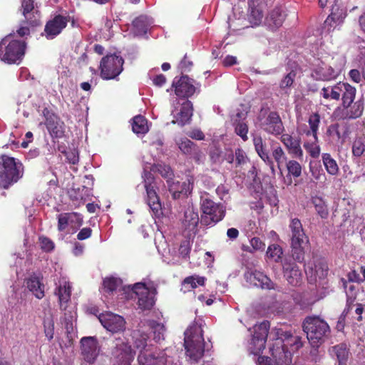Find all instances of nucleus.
<instances>
[{
    "instance_id": "27",
    "label": "nucleus",
    "mask_w": 365,
    "mask_h": 365,
    "mask_svg": "<svg viewBox=\"0 0 365 365\" xmlns=\"http://www.w3.org/2000/svg\"><path fill=\"white\" fill-rule=\"evenodd\" d=\"M269 327V322L266 320L254 327L252 341L256 346H257L259 351L265 348V343L268 336Z\"/></svg>"
},
{
    "instance_id": "50",
    "label": "nucleus",
    "mask_w": 365,
    "mask_h": 365,
    "mask_svg": "<svg viewBox=\"0 0 365 365\" xmlns=\"http://www.w3.org/2000/svg\"><path fill=\"white\" fill-rule=\"evenodd\" d=\"M352 155L354 157H361L365 152V136H361L356 138L352 144Z\"/></svg>"
},
{
    "instance_id": "36",
    "label": "nucleus",
    "mask_w": 365,
    "mask_h": 365,
    "mask_svg": "<svg viewBox=\"0 0 365 365\" xmlns=\"http://www.w3.org/2000/svg\"><path fill=\"white\" fill-rule=\"evenodd\" d=\"M206 281L207 278L205 277L197 274L188 276L182 280L181 289H183L184 292H190L196 289L197 286H204Z\"/></svg>"
},
{
    "instance_id": "20",
    "label": "nucleus",
    "mask_w": 365,
    "mask_h": 365,
    "mask_svg": "<svg viewBox=\"0 0 365 365\" xmlns=\"http://www.w3.org/2000/svg\"><path fill=\"white\" fill-rule=\"evenodd\" d=\"M173 86L175 87V93L179 99H187L195 92L194 80L187 76H182L178 81H174Z\"/></svg>"
},
{
    "instance_id": "37",
    "label": "nucleus",
    "mask_w": 365,
    "mask_h": 365,
    "mask_svg": "<svg viewBox=\"0 0 365 365\" xmlns=\"http://www.w3.org/2000/svg\"><path fill=\"white\" fill-rule=\"evenodd\" d=\"M321 123V116L318 112L312 113L308 118L309 129L304 131V134L307 137H314L317 138L318 130Z\"/></svg>"
},
{
    "instance_id": "59",
    "label": "nucleus",
    "mask_w": 365,
    "mask_h": 365,
    "mask_svg": "<svg viewBox=\"0 0 365 365\" xmlns=\"http://www.w3.org/2000/svg\"><path fill=\"white\" fill-rule=\"evenodd\" d=\"M191 251V243L189 240H185L181 242L179 247V253L180 256L184 259L190 257V253Z\"/></svg>"
},
{
    "instance_id": "34",
    "label": "nucleus",
    "mask_w": 365,
    "mask_h": 365,
    "mask_svg": "<svg viewBox=\"0 0 365 365\" xmlns=\"http://www.w3.org/2000/svg\"><path fill=\"white\" fill-rule=\"evenodd\" d=\"M92 189L86 185H82L77 188H73L69 192V196L73 202L79 204H84L92 195Z\"/></svg>"
},
{
    "instance_id": "61",
    "label": "nucleus",
    "mask_w": 365,
    "mask_h": 365,
    "mask_svg": "<svg viewBox=\"0 0 365 365\" xmlns=\"http://www.w3.org/2000/svg\"><path fill=\"white\" fill-rule=\"evenodd\" d=\"M39 242L42 250L46 252H51L54 249L53 242L47 237H40Z\"/></svg>"
},
{
    "instance_id": "22",
    "label": "nucleus",
    "mask_w": 365,
    "mask_h": 365,
    "mask_svg": "<svg viewBox=\"0 0 365 365\" xmlns=\"http://www.w3.org/2000/svg\"><path fill=\"white\" fill-rule=\"evenodd\" d=\"M178 145L181 152L183 154L190 156V158L196 163L200 164L202 162L205 155L196 143L186 138H184L179 140Z\"/></svg>"
},
{
    "instance_id": "55",
    "label": "nucleus",
    "mask_w": 365,
    "mask_h": 365,
    "mask_svg": "<svg viewBox=\"0 0 365 365\" xmlns=\"http://www.w3.org/2000/svg\"><path fill=\"white\" fill-rule=\"evenodd\" d=\"M248 162V157L246 155L245 150L240 148H238L235 151V167L236 168H242L243 165L247 164Z\"/></svg>"
},
{
    "instance_id": "13",
    "label": "nucleus",
    "mask_w": 365,
    "mask_h": 365,
    "mask_svg": "<svg viewBox=\"0 0 365 365\" xmlns=\"http://www.w3.org/2000/svg\"><path fill=\"white\" fill-rule=\"evenodd\" d=\"M139 365H165L167 354L163 350L153 346L151 349L140 350L138 356Z\"/></svg>"
},
{
    "instance_id": "35",
    "label": "nucleus",
    "mask_w": 365,
    "mask_h": 365,
    "mask_svg": "<svg viewBox=\"0 0 365 365\" xmlns=\"http://www.w3.org/2000/svg\"><path fill=\"white\" fill-rule=\"evenodd\" d=\"M22 14L24 16L28 25L31 26H37L40 24L38 19L34 17L31 19V16L34 10V0H22L21 2Z\"/></svg>"
},
{
    "instance_id": "23",
    "label": "nucleus",
    "mask_w": 365,
    "mask_h": 365,
    "mask_svg": "<svg viewBox=\"0 0 365 365\" xmlns=\"http://www.w3.org/2000/svg\"><path fill=\"white\" fill-rule=\"evenodd\" d=\"M339 71L324 61L319 62L312 69L311 76L316 81H329L336 78Z\"/></svg>"
},
{
    "instance_id": "9",
    "label": "nucleus",
    "mask_w": 365,
    "mask_h": 365,
    "mask_svg": "<svg viewBox=\"0 0 365 365\" xmlns=\"http://www.w3.org/2000/svg\"><path fill=\"white\" fill-rule=\"evenodd\" d=\"M144 187L147 193V202L155 216L161 213V203L156 192L155 179L153 173L144 170L142 175Z\"/></svg>"
},
{
    "instance_id": "44",
    "label": "nucleus",
    "mask_w": 365,
    "mask_h": 365,
    "mask_svg": "<svg viewBox=\"0 0 365 365\" xmlns=\"http://www.w3.org/2000/svg\"><path fill=\"white\" fill-rule=\"evenodd\" d=\"M312 203L314 205L317 214L322 219L327 218L329 215V210L324 200L322 197H313L312 198Z\"/></svg>"
},
{
    "instance_id": "5",
    "label": "nucleus",
    "mask_w": 365,
    "mask_h": 365,
    "mask_svg": "<svg viewBox=\"0 0 365 365\" xmlns=\"http://www.w3.org/2000/svg\"><path fill=\"white\" fill-rule=\"evenodd\" d=\"M289 229L292 255L297 262L302 263L304 259V247L309 243V237L298 218L291 219Z\"/></svg>"
},
{
    "instance_id": "29",
    "label": "nucleus",
    "mask_w": 365,
    "mask_h": 365,
    "mask_svg": "<svg viewBox=\"0 0 365 365\" xmlns=\"http://www.w3.org/2000/svg\"><path fill=\"white\" fill-rule=\"evenodd\" d=\"M337 91L339 93V100H341V106H349L355 99L356 88L348 83L344 81L338 82Z\"/></svg>"
},
{
    "instance_id": "45",
    "label": "nucleus",
    "mask_w": 365,
    "mask_h": 365,
    "mask_svg": "<svg viewBox=\"0 0 365 365\" xmlns=\"http://www.w3.org/2000/svg\"><path fill=\"white\" fill-rule=\"evenodd\" d=\"M320 96L326 101H339V93L337 91V83L321 89Z\"/></svg>"
},
{
    "instance_id": "30",
    "label": "nucleus",
    "mask_w": 365,
    "mask_h": 365,
    "mask_svg": "<svg viewBox=\"0 0 365 365\" xmlns=\"http://www.w3.org/2000/svg\"><path fill=\"white\" fill-rule=\"evenodd\" d=\"M253 144L258 155L267 165L270 167L271 170L274 173V161L269 154V150L267 149L266 144L264 142L262 138L259 135L255 136L253 138Z\"/></svg>"
},
{
    "instance_id": "10",
    "label": "nucleus",
    "mask_w": 365,
    "mask_h": 365,
    "mask_svg": "<svg viewBox=\"0 0 365 365\" xmlns=\"http://www.w3.org/2000/svg\"><path fill=\"white\" fill-rule=\"evenodd\" d=\"M174 110H172L173 120L172 123L182 127L190 124L193 115L192 103L187 99H175L173 103Z\"/></svg>"
},
{
    "instance_id": "60",
    "label": "nucleus",
    "mask_w": 365,
    "mask_h": 365,
    "mask_svg": "<svg viewBox=\"0 0 365 365\" xmlns=\"http://www.w3.org/2000/svg\"><path fill=\"white\" fill-rule=\"evenodd\" d=\"M67 162L70 164L76 165L79 161L78 152L76 149L69 148L68 150L64 152Z\"/></svg>"
},
{
    "instance_id": "28",
    "label": "nucleus",
    "mask_w": 365,
    "mask_h": 365,
    "mask_svg": "<svg viewBox=\"0 0 365 365\" xmlns=\"http://www.w3.org/2000/svg\"><path fill=\"white\" fill-rule=\"evenodd\" d=\"M25 282L29 290L31 292L37 299H41L44 297L45 285L43 283V277L41 274H36L34 273L31 274Z\"/></svg>"
},
{
    "instance_id": "51",
    "label": "nucleus",
    "mask_w": 365,
    "mask_h": 365,
    "mask_svg": "<svg viewBox=\"0 0 365 365\" xmlns=\"http://www.w3.org/2000/svg\"><path fill=\"white\" fill-rule=\"evenodd\" d=\"M331 351L338 361H348L349 349L345 344H339L331 347Z\"/></svg>"
},
{
    "instance_id": "47",
    "label": "nucleus",
    "mask_w": 365,
    "mask_h": 365,
    "mask_svg": "<svg viewBox=\"0 0 365 365\" xmlns=\"http://www.w3.org/2000/svg\"><path fill=\"white\" fill-rule=\"evenodd\" d=\"M304 148L311 157L314 158H318L320 155L321 150L320 147L318 145V135H317V138L312 137V139L309 141L304 142Z\"/></svg>"
},
{
    "instance_id": "56",
    "label": "nucleus",
    "mask_w": 365,
    "mask_h": 365,
    "mask_svg": "<svg viewBox=\"0 0 365 365\" xmlns=\"http://www.w3.org/2000/svg\"><path fill=\"white\" fill-rule=\"evenodd\" d=\"M120 284V281L115 277H108L103 280V286L106 292L113 293L117 289Z\"/></svg>"
},
{
    "instance_id": "19",
    "label": "nucleus",
    "mask_w": 365,
    "mask_h": 365,
    "mask_svg": "<svg viewBox=\"0 0 365 365\" xmlns=\"http://www.w3.org/2000/svg\"><path fill=\"white\" fill-rule=\"evenodd\" d=\"M81 344L83 359L89 364H93L100 350L97 339L93 336L83 337L81 340Z\"/></svg>"
},
{
    "instance_id": "26",
    "label": "nucleus",
    "mask_w": 365,
    "mask_h": 365,
    "mask_svg": "<svg viewBox=\"0 0 365 365\" xmlns=\"http://www.w3.org/2000/svg\"><path fill=\"white\" fill-rule=\"evenodd\" d=\"M286 16L285 7L282 5H277L265 18V23L271 29H277L282 26Z\"/></svg>"
},
{
    "instance_id": "63",
    "label": "nucleus",
    "mask_w": 365,
    "mask_h": 365,
    "mask_svg": "<svg viewBox=\"0 0 365 365\" xmlns=\"http://www.w3.org/2000/svg\"><path fill=\"white\" fill-rule=\"evenodd\" d=\"M250 245L254 251H264L265 243L258 237H254L250 240Z\"/></svg>"
},
{
    "instance_id": "16",
    "label": "nucleus",
    "mask_w": 365,
    "mask_h": 365,
    "mask_svg": "<svg viewBox=\"0 0 365 365\" xmlns=\"http://www.w3.org/2000/svg\"><path fill=\"white\" fill-rule=\"evenodd\" d=\"M98 319L102 326L112 333L123 332L125 329V321L124 318L112 312L102 313Z\"/></svg>"
},
{
    "instance_id": "11",
    "label": "nucleus",
    "mask_w": 365,
    "mask_h": 365,
    "mask_svg": "<svg viewBox=\"0 0 365 365\" xmlns=\"http://www.w3.org/2000/svg\"><path fill=\"white\" fill-rule=\"evenodd\" d=\"M45 118L44 124L52 138H62L66 132L64 122L51 110L44 108L42 111Z\"/></svg>"
},
{
    "instance_id": "57",
    "label": "nucleus",
    "mask_w": 365,
    "mask_h": 365,
    "mask_svg": "<svg viewBox=\"0 0 365 365\" xmlns=\"http://www.w3.org/2000/svg\"><path fill=\"white\" fill-rule=\"evenodd\" d=\"M288 173L294 178H299L302 175V165L294 160H289L287 164Z\"/></svg>"
},
{
    "instance_id": "12",
    "label": "nucleus",
    "mask_w": 365,
    "mask_h": 365,
    "mask_svg": "<svg viewBox=\"0 0 365 365\" xmlns=\"http://www.w3.org/2000/svg\"><path fill=\"white\" fill-rule=\"evenodd\" d=\"M133 293L138 297V305L142 310H150L155 303V289L150 290L144 283H135L132 288Z\"/></svg>"
},
{
    "instance_id": "46",
    "label": "nucleus",
    "mask_w": 365,
    "mask_h": 365,
    "mask_svg": "<svg viewBox=\"0 0 365 365\" xmlns=\"http://www.w3.org/2000/svg\"><path fill=\"white\" fill-rule=\"evenodd\" d=\"M340 125L338 123H332L328 126L326 134L331 143L336 144L339 143L341 135L340 132Z\"/></svg>"
},
{
    "instance_id": "48",
    "label": "nucleus",
    "mask_w": 365,
    "mask_h": 365,
    "mask_svg": "<svg viewBox=\"0 0 365 365\" xmlns=\"http://www.w3.org/2000/svg\"><path fill=\"white\" fill-rule=\"evenodd\" d=\"M346 107V106H343ZM349 116L351 119H356L360 117L364 110V103L361 101H357L356 102L351 103L349 106H346Z\"/></svg>"
},
{
    "instance_id": "25",
    "label": "nucleus",
    "mask_w": 365,
    "mask_h": 365,
    "mask_svg": "<svg viewBox=\"0 0 365 365\" xmlns=\"http://www.w3.org/2000/svg\"><path fill=\"white\" fill-rule=\"evenodd\" d=\"M280 140L285 146L288 153L292 158L299 159L303 158V150L301 148V140L299 138L292 136L288 133H282Z\"/></svg>"
},
{
    "instance_id": "14",
    "label": "nucleus",
    "mask_w": 365,
    "mask_h": 365,
    "mask_svg": "<svg viewBox=\"0 0 365 365\" xmlns=\"http://www.w3.org/2000/svg\"><path fill=\"white\" fill-rule=\"evenodd\" d=\"M70 17L61 14L55 15L49 19L45 25L42 36L48 40H52L58 36L63 30L67 26Z\"/></svg>"
},
{
    "instance_id": "8",
    "label": "nucleus",
    "mask_w": 365,
    "mask_h": 365,
    "mask_svg": "<svg viewBox=\"0 0 365 365\" xmlns=\"http://www.w3.org/2000/svg\"><path fill=\"white\" fill-rule=\"evenodd\" d=\"M124 60L115 54L106 55L100 63V76L104 80L115 79L123 69Z\"/></svg>"
},
{
    "instance_id": "3",
    "label": "nucleus",
    "mask_w": 365,
    "mask_h": 365,
    "mask_svg": "<svg viewBox=\"0 0 365 365\" xmlns=\"http://www.w3.org/2000/svg\"><path fill=\"white\" fill-rule=\"evenodd\" d=\"M303 331L311 346H320L330 334L327 322L318 316H308L302 322Z\"/></svg>"
},
{
    "instance_id": "1",
    "label": "nucleus",
    "mask_w": 365,
    "mask_h": 365,
    "mask_svg": "<svg viewBox=\"0 0 365 365\" xmlns=\"http://www.w3.org/2000/svg\"><path fill=\"white\" fill-rule=\"evenodd\" d=\"M276 336L275 344L270 348V352L277 364L283 362V358L290 353L289 347L292 351H297L303 346L302 337L293 335L290 331L277 329Z\"/></svg>"
},
{
    "instance_id": "52",
    "label": "nucleus",
    "mask_w": 365,
    "mask_h": 365,
    "mask_svg": "<svg viewBox=\"0 0 365 365\" xmlns=\"http://www.w3.org/2000/svg\"><path fill=\"white\" fill-rule=\"evenodd\" d=\"M282 254H283V251H282V247L279 245H277V244L270 245L268 247L267 253H266L267 257H269L270 259H273L274 260V262H279V260H281V261L282 260Z\"/></svg>"
},
{
    "instance_id": "32",
    "label": "nucleus",
    "mask_w": 365,
    "mask_h": 365,
    "mask_svg": "<svg viewBox=\"0 0 365 365\" xmlns=\"http://www.w3.org/2000/svg\"><path fill=\"white\" fill-rule=\"evenodd\" d=\"M246 117L242 113L238 112L232 120V125L235 128V133L239 135L243 141L248 140V125L245 121Z\"/></svg>"
},
{
    "instance_id": "24",
    "label": "nucleus",
    "mask_w": 365,
    "mask_h": 365,
    "mask_svg": "<svg viewBox=\"0 0 365 365\" xmlns=\"http://www.w3.org/2000/svg\"><path fill=\"white\" fill-rule=\"evenodd\" d=\"M113 354L119 365H130L134 360L135 352L130 345L122 342L116 344Z\"/></svg>"
},
{
    "instance_id": "62",
    "label": "nucleus",
    "mask_w": 365,
    "mask_h": 365,
    "mask_svg": "<svg viewBox=\"0 0 365 365\" xmlns=\"http://www.w3.org/2000/svg\"><path fill=\"white\" fill-rule=\"evenodd\" d=\"M334 116L338 120H348L351 119L346 107H338L334 111Z\"/></svg>"
},
{
    "instance_id": "40",
    "label": "nucleus",
    "mask_w": 365,
    "mask_h": 365,
    "mask_svg": "<svg viewBox=\"0 0 365 365\" xmlns=\"http://www.w3.org/2000/svg\"><path fill=\"white\" fill-rule=\"evenodd\" d=\"M133 26L138 35L145 34L150 26L149 19L145 15H140L133 21Z\"/></svg>"
},
{
    "instance_id": "2",
    "label": "nucleus",
    "mask_w": 365,
    "mask_h": 365,
    "mask_svg": "<svg viewBox=\"0 0 365 365\" xmlns=\"http://www.w3.org/2000/svg\"><path fill=\"white\" fill-rule=\"evenodd\" d=\"M202 322L195 321L185 332L184 345L187 355L197 362L204 354L205 341Z\"/></svg>"
},
{
    "instance_id": "38",
    "label": "nucleus",
    "mask_w": 365,
    "mask_h": 365,
    "mask_svg": "<svg viewBox=\"0 0 365 365\" xmlns=\"http://www.w3.org/2000/svg\"><path fill=\"white\" fill-rule=\"evenodd\" d=\"M148 335L146 333L142 332L140 330H135L133 332V344L140 351L151 349L154 346L153 344H148Z\"/></svg>"
},
{
    "instance_id": "31",
    "label": "nucleus",
    "mask_w": 365,
    "mask_h": 365,
    "mask_svg": "<svg viewBox=\"0 0 365 365\" xmlns=\"http://www.w3.org/2000/svg\"><path fill=\"white\" fill-rule=\"evenodd\" d=\"M247 19L252 27L259 26L264 19L263 6L255 1H249Z\"/></svg>"
},
{
    "instance_id": "6",
    "label": "nucleus",
    "mask_w": 365,
    "mask_h": 365,
    "mask_svg": "<svg viewBox=\"0 0 365 365\" xmlns=\"http://www.w3.org/2000/svg\"><path fill=\"white\" fill-rule=\"evenodd\" d=\"M8 35L0 41V59L9 64L19 63L25 54L26 43Z\"/></svg>"
},
{
    "instance_id": "15",
    "label": "nucleus",
    "mask_w": 365,
    "mask_h": 365,
    "mask_svg": "<svg viewBox=\"0 0 365 365\" xmlns=\"http://www.w3.org/2000/svg\"><path fill=\"white\" fill-rule=\"evenodd\" d=\"M293 257H284L282 260V271L284 277L289 284L293 286L300 284L302 279V274Z\"/></svg>"
},
{
    "instance_id": "4",
    "label": "nucleus",
    "mask_w": 365,
    "mask_h": 365,
    "mask_svg": "<svg viewBox=\"0 0 365 365\" xmlns=\"http://www.w3.org/2000/svg\"><path fill=\"white\" fill-rule=\"evenodd\" d=\"M0 159V187L7 190L22 178L24 168L13 157L2 155Z\"/></svg>"
},
{
    "instance_id": "18",
    "label": "nucleus",
    "mask_w": 365,
    "mask_h": 365,
    "mask_svg": "<svg viewBox=\"0 0 365 365\" xmlns=\"http://www.w3.org/2000/svg\"><path fill=\"white\" fill-rule=\"evenodd\" d=\"M57 220L59 232L64 231L68 227L76 232L83 222V216L76 212L61 213L57 216Z\"/></svg>"
},
{
    "instance_id": "49",
    "label": "nucleus",
    "mask_w": 365,
    "mask_h": 365,
    "mask_svg": "<svg viewBox=\"0 0 365 365\" xmlns=\"http://www.w3.org/2000/svg\"><path fill=\"white\" fill-rule=\"evenodd\" d=\"M150 329L153 333V339L158 342L164 339V333L165 331V326L156 321H151L149 324Z\"/></svg>"
},
{
    "instance_id": "33",
    "label": "nucleus",
    "mask_w": 365,
    "mask_h": 365,
    "mask_svg": "<svg viewBox=\"0 0 365 365\" xmlns=\"http://www.w3.org/2000/svg\"><path fill=\"white\" fill-rule=\"evenodd\" d=\"M55 294L58 296L61 310L66 311L71 296L70 283L65 282L63 284L58 286L55 290Z\"/></svg>"
},
{
    "instance_id": "58",
    "label": "nucleus",
    "mask_w": 365,
    "mask_h": 365,
    "mask_svg": "<svg viewBox=\"0 0 365 365\" xmlns=\"http://www.w3.org/2000/svg\"><path fill=\"white\" fill-rule=\"evenodd\" d=\"M44 333L48 341L53 338L54 322L52 318H46L43 322Z\"/></svg>"
},
{
    "instance_id": "39",
    "label": "nucleus",
    "mask_w": 365,
    "mask_h": 365,
    "mask_svg": "<svg viewBox=\"0 0 365 365\" xmlns=\"http://www.w3.org/2000/svg\"><path fill=\"white\" fill-rule=\"evenodd\" d=\"M199 222V216L197 212L192 210H187L185 212L182 225L185 229L189 231H193L196 229Z\"/></svg>"
},
{
    "instance_id": "53",
    "label": "nucleus",
    "mask_w": 365,
    "mask_h": 365,
    "mask_svg": "<svg viewBox=\"0 0 365 365\" xmlns=\"http://www.w3.org/2000/svg\"><path fill=\"white\" fill-rule=\"evenodd\" d=\"M272 160L277 163V168L281 170L282 164L286 161L287 156L281 146L278 145L272 150Z\"/></svg>"
},
{
    "instance_id": "41",
    "label": "nucleus",
    "mask_w": 365,
    "mask_h": 365,
    "mask_svg": "<svg viewBox=\"0 0 365 365\" xmlns=\"http://www.w3.org/2000/svg\"><path fill=\"white\" fill-rule=\"evenodd\" d=\"M132 129L136 134L147 133L149 130L147 119L141 115L135 116L133 118Z\"/></svg>"
},
{
    "instance_id": "17",
    "label": "nucleus",
    "mask_w": 365,
    "mask_h": 365,
    "mask_svg": "<svg viewBox=\"0 0 365 365\" xmlns=\"http://www.w3.org/2000/svg\"><path fill=\"white\" fill-rule=\"evenodd\" d=\"M260 128L265 133L277 136L284 130L283 122L277 111H271L266 118L260 123Z\"/></svg>"
},
{
    "instance_id": "42",
    "label": "nucleus",
    "mask_w": 365,
    "mask_h": 365,
    "mask_svg": "<svg viewBox=\"0 0 365 365\" xmlns=\"http://www.w3.org/2000/svg\"><path fill=\"white\" fill-rule=\"evenodd\" d=\"M322 158L327 172L331 175H337L339 168L336 161L329 153H323Z\"/></svg>"
},
{
    "instance_id": "43",
    "label": "nucleus",
    "mask_w": 365,
    "mask_h": 365,
    "mask_svg": "<svg viewBox=\"0 0 365 365\" xmlns=\"http://www.w3.org/2000/svg\"><path fill=\"white\" fill-rule=\"evenodd\" d=\"M309 171L316 182L324 183L327 180V176L319 163L310 162Z\"/></svg>"
},
{
    "instance_id": "7",
    "label": "nucleus",
    "mask_w": 365,
    "mask_h": 365,
    "mask_svg": "<svg viewBox=\"0 0 365 365\" xmlns=\"http://www.w3.org/2000/svg\"><path fill=\"white\" fill-rule=\"evenodd\" d=\"M202 214L201 223L204 225H213L221 221L225 215V208L222 204H217L208 198H203L201 203Z\"/></svg>"
},
{
    "instance_id": "64",
    "label": "nucleus",
    "mask_w": 365,
    "mask_h": 365,
    "mask_svg": "<svg viewBox=\"0 0 365 365\" xmlns=\"http://www.w3.org/2000/svg\"><path fill=\"white\" fill-rule=\"evenodd\" d=\"M158 170L162 177L165 178H172L173 173L170 166L168 165H158Z\"/></svg>"
},
{
    "instance_id": "21",
    "label": "nucleus",
    "mask_w": 365,
    "mask_h": 365,
    "mask_svg": "<svg viewBox=\"0 0 365 365\" xmlns=\"http://www.w3.org/2000/svg\"><path fill=\"white\" fill-rule=\"evenodd\" d=\"M245 278L247 282L262 289H275V284L262 272L258 270L246 272Z\"/></svg>"
},
{
    "instance_id": "54",
    "label": "nucleus",
    "mask_w": 365,
    "mask_h": 365,
    "mask_svg": "<svg viewBox=\"0 0 365 365\" xmlns=\"http://www.w3.org/2000/svg\"><path fill=\"white\" fill-rule=\"evenodd\" d=\"M297 73L294 70H291L287 73L279 82L280 89L284 91L287 88H291L294 82Z\"/></svg>"
}]
</instances>
